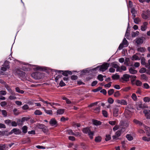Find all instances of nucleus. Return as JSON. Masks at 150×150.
Here are the masks:
<instances>
[{
    "instance_id": "nucleus-1",
    "label": "nucleus",
    "mask_w": 150,
    "mask_h": 150,
    "mask_svg": "<svg viewBox=\"0 0 150 150\" xmlns=\"http://www.w3.org/2000/svg\"><path fill=\"white\" fill-rule=\"evenodd\" d=\"M109 65L110 64L109 63H104L100 67H98L93 69V70L96 71L99 68V70L100 71H104L108 69V68L109 67Z\"/></svg>"
},
{
    "instance_id": "nucleus-2",
    "label": "nucleus",
    "mask_w": 150,
    "mask_h": 150,
    "mask_svg": "<svg viewBox=\"0 0 150 150\" xmlns=\"http://www.w3.org/2000/svg\"><path fill=\"white\" fill-rule=\"evenodd\" d=\"M128 45V43L127 40L125 38H124L122 42L119 45L118 49L119 50H121L124 47H127Z\"/></svg>"
},
{
    "instance_id": "nucleus-3",
    "label": "nucleus",
    "mask_w": 150,
    "mask_h": 150,
    "mask_svg": "<svg viewBox=\"0 0 150 150\" xmlns=\"http://www.w3.org/2000/svg\"><path fill=\"white\" fill-rule=\"evenodd\" d=\"M150 16V11H143L142 14V18L144 19H148Z\"/></svg>"
},
{
    "instance_id": "nucleus-4",
    "label": "nucleus",
    "mask_w": 150,
    "mask_h": 150,
    "mask_svg": "<svg viewBox=\"0 0 150 150\" xmlns=\"http://www.w3.org/2000/svg\"><path fill=\"white\" fill-rule=\"evenodd\" d=\"M145 40V38L144 37L137 38L135 40V42L138 45L142 44Z\"/></svg>"
},
{
    "instance_id": "nucleus-5",
    "label": "nucleus",
    "mask_w": 150,
    "mask_h": 150,
    "mask_svg": "<svg viewBox=\"0 0 150 150\" xmlns=\"http://www.w3.org/2000/svg\"><path fill=\"white\" fill-rule=\"evenodd\" d=\"M145 128L148 131V130H149V132H148V134H147V135L149 137H147L146 136H144L142 137V139L144 141L149 142L150 141V133L149 128V127L147 126L145 127Z\"/></svg>"
},
{
    "instance_id": "nucleus-6",
    "label": "nucleus",
    "mask_w": 150,
    "mask_h": 150,
    "mask_svg": "<svg viewBox=\"0 0 150 150\" xmlns=\"http://www.w3.org/2000/svg\"><path fill=\"white\" fill-rule=\"evenodd\" d=\"M124 132V130H122L121 129L120 130H118L115 133V135L113 136H112V138L113 139H115L116 138L120 136L122 132Z\"/></svg>"
},
{
    "instance_id": "nucleus-7",
    "label": "nucleus",
    "mask_w": 150,
    "mask_h": 150,
    "mask_svg": "<svg viewBox=\"0 0 150 150\" xmlns=\"http://www.w3.org/2000/svg\"><path fill=\"white\" fill-rule=\"evenodd\" d=\"M29 65L32 67H35L33 68L35 70L43 71L45 69V68L44 67L31 65L30 64H29Z\"/></svg>"
},
{
    "instance_id": "nucleus-8",
    "label": "nucleus",
    "mask_w": 150,
    "mask_h": 150,
    "mask_svg": "<svg viewBox=\"0 0 150 150\" xmlns=\"http://www.w3.org/2000/svg\"><path fill=\"white\" fill-rule=\"evenodd\" d=\"M148 24V23L147 22H143L142 25L141 26V30L142 31H145L147 28Z\"/></svg>"
},
{
    "instance_id": "nucleus-9",
    "label": "nucleus",
    "mask_w": 150,
    "mask_h": 150,
    "mask_svg": "<svg viewBox=\"0 0 150 150\" xmlns=\"http://www.w3.org/2000/svg\"><path fill=\"white\" fill-rule=\"evenodd\" d=\"M9 68V64L8 63H6L5 62L2 66L1 67V70L3 71H5Z\"/></svg>"
},
{
    "instance_id": "nucleus-10",
    "label": "nucleus",
    "mask_w": 150,
    "mask_h": 150,
    "mask_svg": "<svg viewBox=\"0 0 150 150\" xmlns=\"http://www.w3.org/2000/svg\"><path fill=\"white\" fill-rule=\"evenodd\" d=\"M4 86L7 90L11 94L14 96L16 95L14 92L11 90V88H10L9 86H8L7 84H6Z\"/></svg>"
},
{
    "instance_id": "nucleus-11",
    "label": "nucleus",
    "mask_w": 150,
    "mask_h": 150,
    "mask_svg": "<svg viewBox=\"0 0 150 150\" xmlns=\"http://www.w3.org/2000/svg\"><path fill=\"white\" fill-rule=\"evenodd\" d=\"M40 74L38 72H35L31 74V76L35 79H39L40 78Z\"/></svg>"
},
{
    "instance_id": "nucleus-12",
    "label": "nucleus",
    "mask_w": 150,
    "mask_h": 150,
    "mask_svg": "<svg viewBox=\"0 0 150 150\" xmlns=\"http://www.w3.org/2000/svg\"><path fill=\"white\" fill-rule=\"evenodd\" d=\"M145 117L147 119H150V110L145 109L143 111Z\"/></svg>"
},
{
    "instance_id": "nucleus-13",
    "label": "nucleus",
    "mask_w": 150,
    "mask_h": 150,
    "mask_svg": "<svg viewBox=\"0 0 150 150\" xmlns=\"http://www.w3.org/2000/svg\"><path fill=\"white\" fill-rule=\"evenodd\" d=\"M49 123L50 125L52 126L56 127L57 125V122L54 118L51 119Z\"/></svg>"
},
{
    "instance_id": "nucleus-14",
    "label": "nucleus",
    "mask_w": 150,
    "mask_h": 150,
    "mask_svg": "<svg viewBox=\"0 0 150 150\" xmlns=\"http://www.w3.org/2000/svg\"><path fill=\"white\" fill-rule=\"evenodd\" d=\"M126 67L125 66L122 65L121 67H119L118 68L116 69V71L117 72H122L123 71H126Z\"/></svg>"
},
{
    "instance_id": "nucleus-15",
    "label": "nucleus",
    "mask_w": 150,
    "mask_h": 150,
    "mask_svg": "<svg viewBox=\"0 0 150 150\" xmlns=\"http://www.w3.org/2000/svg\"><path fill=\"white\" fill-rule=\"evenodd\" d=\"M130 76L128 74H124L123 77L122 78V79L123 81H127L129 80Z\"/></svg>"
},
{
    "instance_id": "nucleus-16",
    "label": "nucleus",
    "mask_w": 150,
    "mask_h": 150,
    "mask_svg": "<svg viewBox=\"0 0 150 150\" xmlns=\"http://www.w3.org/2000/svg\"><path fill=\"white\" fill-rule=\"evenodd\" d=\"M118 110L119 108L117 106H115L113 108V115L114 116L116 117L117 116V113Z\"/></svg>"
},
{
    "instance_id": "nucleus-17",
    "label": "nucleus",
    "mask_w": 150,
    "mask_h": 150,
    "mask_svg": "<svg viewBox=\"0 0 150 150\" xmlns=\"http://www.w3.org/2000/svg\"><path fill=\"white\" fill-rule=\"evenodd\" d=\"M11 133H14L16 134H18L20 133V131L19 129L15 128L12 129L11 131Z\"/></svg>"
},
{
    "instance_id": "nucleus-18",
    "label": "nucleus",
    "mask_w": 150,
    "mask_h": 150,
    "mask_svg": "<svg viewBox=\"0 0 150 150\" xmlns=\"http://www.w3.org/2000/svg\"><path fill=\"white\" fill-rule=\"evenodd\" d=\"M64 112V110L63 109H58L57 111V115H61L63 114Z\"/></svg>"
},
{
    "instance_id": "nucleus-19",
    "label": "nucleus",
    "mask_w": 150,
    "mask_h": 150,
    "mask_svg": "<svg viewBox=\"0 0 150 150\" xmlns=\"http://www.w3.org/2000/svg\"><path fill=\"white\" fill-rule=\"evenodd\" d=\"M102 140V137L100 136H98L95 137V141L97 143H99Z\"/></svg>"
},
{
    "instance_id": "nucleus-20",
    "label": "nucleus",
    "mask_w": 150,
    "mask_h": 150,
    "mask_svg": "<svg viewBox=\"0 0 150 150\" xmlns=\"http://www.w3.org/2000/svg\"><path fill=\"white\" fill-rule=\"evenodd\" d=\"M110 67H112L115 69L116 68L117 69L118 68L119 66L116 63V62H114L111 63L110 64Z\"/></svg>"
},
{
    "instance_id": "nucleus-21",
    "label": "nucleus",
    "mask_w": 150,
    "mask_h": 150,
    "mask_svg": "<svg viewBox=\"0 0 150 150\" xmlns=\"http://www.w3.org/2000/svg\"><path fill=\"white\" fill-rule=\"evenodd\" d=\"M55 71L57 72V73H60L61 72H62V74L64 76H67L68 75V72L67 71H59V70H55Z\"/></svg>"
},
{
    "instance_id": "nucleus-22",
    "label": "nucleus",
    "mask_w": 150,
    "mask_h": 150,
    "mask_svg": "<svg viewBox=\"0 0 150 150\" xmlns=\"http://www.w3.org/2000/svg\"><path fill=\"white\" fill-rule=\"evenodd\" d=\"M8 148L5 144H0V150H7Z\"/></svg>"
},
{
    "instance_id": "nucleus-23",
    "label": "nucleus",
    "mask_w": 150,
    "mask_h": 150,
    "mask_svg": "<svg viewBox=\"0 0 150 150\" xmlns=\"http://www.w3.org/2000/svg\"><path fill=\"white\" fill-rule=\"evenodd\" d=\"M138 52H140L142 53L146 51V49L144 47H139L137 49Z\"/></svg>"
},
{
    "instance_id": "nucleus-24",
    "label": "nucleus",
    "mask_w": 150,
    "mask_h": 150,
    "mask_svg": "<svg viewBox=\"0 0 150 150\" xmlns=\"http://www.w3.org/2000/svg\"><path fill=\"white\" fill-rule=\"evenodd\" d=\"M42 108L44 110L45 112L47 114L51 115H52L53 113L52 111L51 110H47L44 107Z\"/></svg>"
},
{
    "instance_id": "nucleus-25",
    "label": "nucleus",
    "mask_w": 150,
    "mask_h": 150,
    "mask_svg": "<svg viewBox=\"0 0 150 150\" xmlns=\"http://www.w3.org/2000/svg\"><path fill=\"white\" fill-rule=\"evenodd\" d=\"M133 19L134 20V23L136 24H138L139 23L141 22V19L138 18H135L133 17Z\"/></svg>"
},
{
    "instance_id": "nucleus-26",
    "label": "nucleus",
    "mask_w": 150,
    "mask_h": 150,
    "mask_svg": "<svg viewBox=\"0 0 150 150\" xmlns=\"http://www.w3.org/2000/svg\"><path fill=\"white\" fill-rule=\"evenodd\" d=\"M137 53L134 55L131 58V59L132 60H139V57L137 55Z\"/></svg>"
},
{
    "instance_id": "nucleus-27",
    "label": "nucleus",
    "mask_w": 150,
    "mask_h": 150,
    "mask_svg": "<svg viewBox=\"0 0 150 150\" xmlns=\"http://www.w3.org/2000/svg\"><path fill=\"white\" fill-rule=\"evenodd\" d=\"M82 131L84 133L88 134V133L91 131L89 128L86 127L83 129Z\"/></svg>"
},
{
    "instance_id": "nucleus-28",
    "label": "nucleus",
    "mask_w": 150,
    "mask_h": 150,
    "mask_svg": "<svg viewBox=\"0 0 150 150\" xmlns=\"http://www.w3.org/2000/svg\"><path fill=\"white\" fill-rule=\"evenodd\" d=\"M131 12L132 14L133 17H135L137 12L134 8H132Z\"/></svg>"
},
{
    "instance_id": "nucleus-29",
    "label": "nucleus",
    "mask_w": 150,
    "mask_h": 150,
    "mask_svg": "<svg viewBox=\"0 0 150 150\" xmlns=\"http://www.w3.org/2000/svg\"><path fill=\"white\" fill-rule=\"evenodd\" d=\"M129 71L130 73L132 74H135L137 73V71L134 69L131 68L129 69Z\"/></svg>"
},
{
    "instance_id": "nucleus-30",
    "label": "nucleus",
    "mask_w": 150,
    "mask_h": 150,
    "mask_svg": "<svg viewBox=\"0 0 150 150\" xmlns=\"http://www.w3.org/2000/svg\"><path fill=\"white\" fill-rule=\"evenodd\" d=\"M93 123L94 125L96 126L100 125L101 123L100 121L96 120H93Z\"/></svg>"
},
{
    "instance_id": "nucleus-31",
    "label": "nucleus",
    "mask_w": 150,
    "mask_h": 150,
    "mask_svg": "<svg viewBox=\"0 0 150 150\" xmlns=\"http://www.w3.org/2000/svg\"><path fill=\"white\" fill-rule=\"evenodd\" d=\"M94 134V132L91 131L88 133V135L91 139H92L93 138V136Z\"/></svg>"
},
{
    "instance_id": "nucleus-32",
    "label": "nucleus",
    "mask_w": 150,
    "mask_h": 150,
    "mask_svg": "<svg viewBox=\"0 0 150 150\" xmlns=\"http://www.w3.org/2000/svg\"><path fill=\"white\" fill-rule=\"evenodd\" d=\"M139 34V32L138 31H137L135 32H132L131 33L132 36V37H135Z\"/></svg>"
},
{
    "instance_id": "nucleus-33",
    "label": "nucleus",
    "mask_w": 150,
    "mask_h": 150,
    "mask_svg": "<svg viewBox=\"0 0 150 150\" xmlns=\"http://www.w3.org/2000/svg\"><path fill=\"white\" fill-rule=\"evenodd\" d=\"M112 77L113 79L117 80L119 78L120 76L117 74H116L112 75Z\"/></svg>"
},
{
    "instance_id": "nucleus-34",
    "label": "nucleus",
    "mask_w": 150,
    "mask_h": 150,
    "mask_svg": "<svg viewBox=\"0 0 150 150\" xmlns=\"http://www.w3.org/2000/svg\"><path fill=\"white\" fill-rule=\"evenodd\" d=\"M15 89L16 91L18 93L21 94H23L24 93V91L22 90H21L18 87H17L15 88Z\"/></svg>"
},
{
    "instance_id": "nucleus-35",
    "label": "nucleus",
    "mask_w": 150,
    "mask_h": 150,
    "mask_svg": "<svg viewBox=\"0 0 150 150\" xmlns=\"http://www.w3.org/2000/svg\"><path fill=\"white\" fill-rule=\"evenodd\" d=\"M129 59L128 58H126L125 59V61L124 64L127 66H128L129 65Z\"/></svg>"
},
{
    "instance_id": "nucleus-36",
    "label": "nucleus",
    "mask_w": 150,
    "mask_h": 150,
    "mask_svg": "<svg viewBox=\"0 0 150 150\" xmlns=\"http://www.w3.org/2000/svg\"><path fill=\"white\" fill-rule=\"evenodd\" d=\"M126 137L129 141H131L133 140V137H132L130 134H127L126 135Z\"/></svg>"
},
{
    "instance_id": "nucleus-37",
    "label": "nucleus",
    "mask_w": 150,
    "mask_h": 150,
    "mask_svg": "<svg viewBox=\"0 0 150 150\" xmlns=\"http://www.w3.org/2000/svg\"><path fill=\"white\" fill-rule=\"evenodd\" d=\"M120 95L119 91H117L114 93V96L115 97L117 98L120 96Z\"/></svg>"
},
{
    "instance_id": "nucleus-38",
    "label": "nucleus",
    "mask_w": 150,
    "mask_h": 150,
    "mask_svg": "<svg viewBox=\"0 0 150 150\" xmlns=\"http://www.w3.org/2000/svg\"><path fill=\"white\" fill-rule=\"evenodd\" d=\"M27 127L26 126L23 127L22 128L23 132L24 133H26L27 132Z\"/></svg>"
},
{
    "instance_id": "nucleus-39",
    "label": "nucleus",
    "mask_w": 150,
    "mask_h": 150,
    "mask_svg": "<svg viewBox=\"0 0 150 150\" xmlns=\"http://www.w3.org/2000/svg\"><path fill=\"white\" fill-rule=\"evenodd\" d=\"M142 87L146 89H148L149 88L150 86L147 83H145L143 84Z\"/></svg>"
},
{
    "instance_id": "nucleus-40",
    "label": "nucleus",
    "mask_w": 150,
    "mask_h": 150,
    "mask_svg": "<svg viewBox=\"0 0 150 150\" xmlns=\"http://www.w3.org/2000/svg\"><path fill=\"white\" fill-rule=\"evenodd\" d=\"M129 126V123H126L124 124L123 126L121 127V129L122 130H124L125 131V129L127 128Z\"/></svg>"
},
{
    "instance_id": "nucleus-41",
    "label": "nucleus",
    "mask_w": 150,
    "mask_h": 150,
    "mask_svg": "<svg viewBox=\"0 0 150 150\" xmlns=\"http://www.w3.org/2000/svg\"><path fill=\"white\" fill-rule=\"evenodd\" d=\"M131 98L134 101H136L137 99V97L135 94L133 93L131 96Z\"/></svg>"
},
{
    "instance_id": "nucleus-42",
    "label": "nucleus",
    "mask_w": 150,
    "mask_h": 150,
    "mask_svg": "<svg viewBox=\"0 0 150 150\" xmlns=\"http://www.w3.org/2000/svg\"><path fill=\"white\" fill-rule=\"evenodd\" d=\"M44 125L43 124H37L36 125V127L37 128L39 129H42V128H43Z\"/></svg>"
},
{
    "instance_id": "nucleus-43",
    "label": "nucleus",
    "mask_w": 150,
    "mask_h": 150,
    "mask_svg": "<svg viewBox=\"0 0 150 150\" xmlns=\"http://www.w3.org/2000/svg\"><path fill=\"white\" fill-rule=\"evenodd\" d=\"M135 84L137 86H140L142 85V82L139 80H136L135 82Z\"/></svg>"
},
{
    "instance_id": "nucleus-44",
    "label": "nucleus",
    "mask_w": 150,
    "mask_h": 150,
    "mask_svg": "<svg viewBox=\"0 0 150 150\" xmlns=\"http://www.w3.org/2000/svg\"><path fill=\"white\" fill-rule=\"evenodd\" d=\"M34 114L36 115H40L42 114V112L39 110H37L35 111Z\"/></svg>"
},
{
    "instance_id": "nucleus-45",
    "label": "nucleus",
    "mask_w": 150,
    "mask_h": 150,
    "mask_svg": "<svg viewBox=\"0 0 150 150\" xmlns=\"http://www.w3.org/2000/svg\"><path fill=\"white\" fill-rule=\"evenodd\" d=\"M127 103L126 100L123 99L121 100V105H127Z\"/></svg>"
},
{
    "instance_id": "nucleus-46",
    "label": "nucleus",
    "mask_w": 150,
    "mask_h": 150,
    "mask_svg": "<svg viewBox=\"0 0 150 150\" xmlns=\"http://www.w3.org/2000/svg\"><path fill=\"white\" fill-rule=\"evenodd\" d=\"M143 100L145 102H149L150 101V98L148 97H145L144 98Z\"/></svg>"
},
{
    "instance_id": "nucleus-47",
    "label": "nucleus",
    "mask_w": 150,
    "mask_h": 150,
    "mask_svg": "<svg viewBox=\"0 0 150 150\" xmlns=\"http://www.w3.org/2000/svg\"><path fill=\"white\" fill-rule=\"evenodd\" d=\"M67 132L69 134L72 135H76V134H75L73 132L72 130H67Z\"/></svg>"
},
{
    "instance_id": "nucleus-48",
    "label": "nucleus",
    "mask_w": 150,
    "mask_h": 150,
    "mask_svg": "<svg viewBox=\"0 0 150 150\" xmlns=\"http://www.w3.org/2000/svg\"><path fill=\"white\" fill-rule=\"evenodd\" d=\"M141 63L143 65H146L145 59L144 57H142L141 58Z\"/></svg>"
},
{
    "instance_id": "nucleus-49",
    "label": "nucleus",
    "mask_w": 150,
    "mask_h": 150,
    "mask_svg": "<svg viewBox=\"0 0 150 150\" xmlns=\"http://www.w3.org/2000/svg\"><path fill=\"white\" fill-rule=\"evenodd\" d=\"M146 69L145 68H142L139 70V72L141 73H143L146 72Z\"/></svg>"
},
{
    "instance_id": "nucleus-50",
    "label": "nucleus",
    "mask_w": 150,
    "mask_h": 150,
    "mask_svg": "<svg viewBox=\"0 0 150 150\" xmlns=\"http://www.w3.org/2000/svg\"><path fill=\"white\" fill-rule=\"evenodd\" d=\"M42 130L44 133H47L48 131V129L47 127L44 125L43 128H42Z\"/></svg>"
},
{
    "instance_id": "nucleus-51",
    "label": "nucleus",
    "mask_w": 150,
    "mask_h": 150,
    "mask_svg": "<svg viewBox=\"0 0 150 150\" xmlns=\"http://www.w3.org/2000/svg\"><path fill=\"white\" fill-rule=\"evenodd\" d=\"M1 113L4 117H6L7 116V112L6 110H1Z\"/></svg>"
},
{
    "instance_id": "nucleus-52",
    "label": "nucleus",
    "mask_w": 150,
    "mask_h": 150,
    "mask_svg": "<svg viewBox=\"0 0 150 150\" xmlns=\"http://www.w3.org/2000/svg\"><path fill=\"white\" fill-rule=\"evenodd\" d=\"M11 120L8 119L4 121L5 123L8 125H11Z\"/></svg>"
},
{
    "instance_id": "nucleus-53",
    "label": "nucleus",
    "mask_w": 150,
    "mask_h": 150,
    "mask_svg": "<svg viewBox=\"0 0 150 150\" xmlns=\"http://www.w3.org/2000/svg\"><path fill=\"white\" fill-rule=\"evenodd\" d=\"M114 90L113 89H110L108 92V94L109 95H112L114 93Z\"/></svg>"
},
{
    "instance_id": "nucleus-54",
    "label": "nucleus",
    "mask_w": 150,
    "mask_h": 150,
    "mask_svg": "<svg viewBox=\"0 0 150 150\" xmlns=\"http://www.w3.org/2000/svg\"><path fill=\"white\" fill-rule=\"evenodd\" d=\"M15 96H15L13 95L10 96L8 98L11 100L16 99V97Z\"/></svg>"
},
{
    "instance_id": "nucleus-55",
    "label": "nucleus",
    "mask_w": 150,
    "mask_h": 150,
    "mask_svg": "<svg viewBox=\"0 0 150 150\" xmlns=\"http://www.w3.org/2000/svg\"><path fill=\"white\" fill-rule=\"evenodd\" d=\"M103 76L101 74H99L98 76V78L100 81H102L103 80Z\"/></svg>"
},
{
    "instance_id": "nucleus-56",
    "label": "nucleus",
    "mask_w": 150,
    "mask_h": 150,
    "mask_svg": "<svg viewBox=\"0 0 150 150\" xmlns=\"http://www.w3.org/2000/svg\"><path fill=\"white\" fill-rule=\"evenodd\" d=\"M111 139V137L110 135L109 134H107L106 136V138L105 140L106 141H108Z\"/></svg>"
},
{
    "instance_id": "nucleus-57",
    "label": "nucleus",
    "mask_w": 150,
    "mask_h": 150,
    "mask_svg": "<svg viewBox=\"0 0 150 150\" xmlns=\"http://www.w3.org/2000/svg\"><path fill=\"white\" fill-rule=\"evenodd\" d=\"M109 123L110 124L112 125H115L117 124L116 121H109Z\"/></svg>"
},
{
    "instance_id": "nucleus-58",
    "label": "nucleus",
    "mask_w": 150,
    "mask_h": 150,
    "mask_svg": "<svg viewBox=\"0 0 150 150\" xmlns=\"http://www.w3.org/2000/svg\"><path fill=\"white\" fill-rule=\"evenodd\" d=\"M110 68L109 69V71L110 72L113 73L115 71V68L112 67H110Z\"/></svg>"
},
{
    "instance_id": "nucleus-59",
    "label": "nucleus",
    "mask_w": 150,
    "mask_h": 150,
    "mask_svg": "<svg viewBox=\"0 0 150 150\" xmlns=\"http://www.w3.org/2000/svg\"><path fill=\"white\" fill-rule=\"evenodd\" d=\"M49 104H50L51 106L53 108H54V107L53 106V105H54L56 106L59 105V104L54 103H49Z\"/></svg>"
},
{
    "instance_id": "nucleus-60",
    "label": "nucleus",
    "mask_w": 150,
    "mask_h": 150,
    "mask_svg": "<svg viewBox=\"0 0 150 150\" xmlns=\"http://www.w3.org/2000/svg\"><path fill=\"white\" fill-rule=\"evenodd\" d=\"M29 108L27 104H25L22 107L23 110H26L28 109Z\"/></svg>"
},
{
    "instance_id": "nucleus-61",
    "label": "nucleus",
    "mask_w": 150,
    "mask_h": 150,
    "mask_svg": "<svg viewBox=\"0 0 150 150\" xmlns=\"http://www.w3.org/2000/svg\"><path fill=\"white\" fill-rule=\"evenodd\" d=\"M133 122L136 124H138L139 125H142V123L141 122L135 119L133 120Z\"/></svg>"
},
{
    "instance_id": "nucleus-62",
    "label": "nucleus",
    "mask_w": 150,
    "mask_h": 150,
    "mask_svg": "<svg viewBox=\"0 0 150 150\" xmlns=\"http://www.w3.org/2000/svg\"><path fill=\"white\" fill-rule=\"evenodd\" d=\"M130 88L131 87H130L129 86L123 88L122 89V90L123 91L127 92L130 89Z\"/></svg>"
},
{
    "instance_id": "nucleus-63",
    "label": "nucleus",
    "mask_w": 150,
    "mask_h": 150,
    "mask_svg": "<svg viewBox=\"0 0 150 150\" xmlns=\"http://www.w3.org/2000/svg\"><path fill=\"white\" fill-rule=\"evenodd\" d=\"M108 101L109 103L112 104L114 102V100L112 98H110L108 99Z\"/></svg>"
},
{
    "instance_id": "nucleus-64",
    "label": "nucleus",
    "mask_w": 150,
    "mask_h": 150,
    "mask_svg": "<svg viewBox=\"0 0 150 150\" xmlns=\"http://www.w3.org/2000/svg\"><path fill=\"white\" fill-rule=\"evenodd\" d=\"M15 103L18 106H21L22 105V102L18 100L15 101Z\"/></svg>"
}]
</instances>
